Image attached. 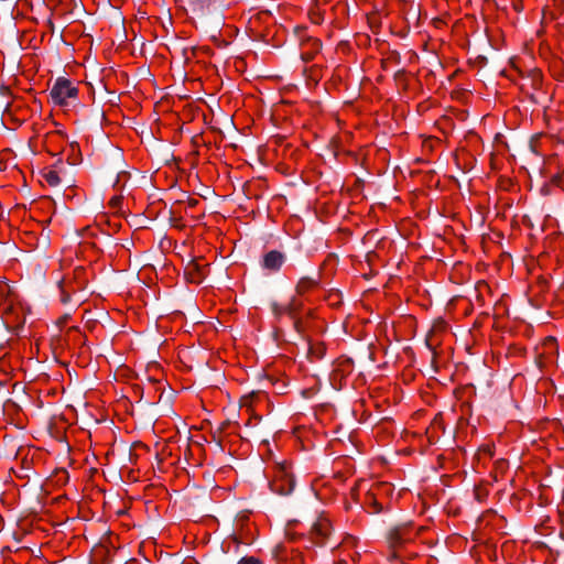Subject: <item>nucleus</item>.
Segmentation results:
<instances>
[{
	"instance_id": "obj_1",
	"label": "nucleus",
	"mask_w": 564,
	"mask_h": 564,
	"mask_svg": "<svg viewBox=\"0 0 564 564\" xmlns=\"http://www.w3.org/2000/svg\"><path fill=\"white\" fill-rule=\"evenodd\" d=\"M50 95L56 105L64 106L66 105L67 98L77 97L78 88L73 86L69 79L58 77L56 78Z\"/></svg>"
},
{
	"instance_id": "obj_2",
	"label": "nucleus",
	"mask_w": 564,
	"mask_h": 564,
	"mask_svg": "<svg viewBox=\"0 0 564 564\" xmlns=\"http://www.w3.org/2000/svg\"><path fill=\"white\" fill-rule=\"evenodd\" d=\"M286 259L284 252L273 249L263 253L260 265L268 274H274L281 270Z\"/></svg>"
},
{
	"instance_id": "obj_3",
	"label": "nucleus",
	"mask_w": 564,
	"mask_h": 564,
	"mask_svg": "<svg viewBox=\"0 0 564 564\" xmlns=\"http://www.w3.org/2000/svg\"><path fill=\"white\" fill-rule=\"evenodd\" d=\"M295 480L293 475L288 473L284 467H281L276 478L270 484V488L274 494L280 496H289L293 492Z\"/></svg>"
},
{
	"instance_id": "obj_4",
	"label": "nucleus",
	"mask_w": 564,
	"mask_h": 564,
	"mask_svg": "<svg viewBox=\"0 0 564 564\" xmlns=\"http://www.w3.org/2000/svg\"><path fill=\"white\" fill-rule=\"evenodd\" d=\"M410 523L408 524H399L392 527L388 534V541L392 547L403 544L409 541L411 538L408 535Z\"/></svg>"
},
{
	"instance_id": "obj_5",
	"label": "nucleus",
	"mask_w": 564,
	"mask_h": 564,
	"mask_svg": "<svg viewBox=\"0 0 564 564\" xmlns=\"http://www.w3.org/2000/svg\"><path fill=\"white\" fill-rule=\"evenodd\" d=\"M185 273L189 276L191 282L194 283H200L204 278L203 268L195 262L188 263Z\"/></svg>"
},
{
	"instance_id": "obj_6",
	"label": "nucleus",
	"mask_w": 564,
	"mask_h": 564,
	"mask_svg": "<svg viewBox=\"0 0 564 564\" xmlns=\"http://www.w3.org/2000/svg\"><path fill=\"white\" fill-rule=\"evenodd\" d=\"M285 306V314L291 318L297 316L299 312L302 310L303 303L297 300L295 296H292Z\"/></svg>"
},
{
	"instance_id": "obj_7",
	"label": "nucleus",
	"mask_w": 564,
	"mask_h": 564,
	"mask_svg": "<svg viewBox=\"0 0 564 564\" xmlns=\"http://www.w3.org/2000/svg\"><path fill=\"white\" fill-rule=\"evenodd\" d=\"M318 281L316 279L310 278V276H303L300 279V281L296 284V292L299 294H303L313 286L317 285Z\"/></svg>"
},
{
	"instance_id": "obj_8",
	"label": "nucleus",
	"mask_w": 564,
	"mask_h": 564,
	"mask_svg": "<svg viewBox=\"0 0 564 564\" xmlns=\"http://www.w3.org/2000/svg\"><path fill=\"white\" fill-rule=\"evenodd\" d=\"M42 177L50 186H58L61 184L59 171L48 170L41 172Z\"/></svg>"
},
{
	"instance_id": "obj_9",
	"label": "nucleus",
	"mask_w": 564,
	"mask_h": 564,
	"mask_svg": "<svg viewBox=\"0 0 564 564\" xmlns=\"http://www.w3.org/2000/svg\"><path fill=\"white\" fill-rule=\"evenodd\" d=\"M313 533L317 536L325 539L329 534V523L326 520H322L313 525Z\"/></svg>"
},
{
	"instance_id": "obj_10",
	"label": "nucleus",
	"mask_w": 564,
	"mask_h": 564,
	"mask_svg": "<svg viewBox=\"0 0 564 564\" xmlns=\"http://www.w3.org/2000/svg\"><path fill=\"white\" fill-rule=\"evenodd\" d=\"M270 307H271L272 314L278 319H280L282 317V315L285 314V306L279 304L275 301L271 302Z\"/></svg>"
},
{
	"instance_id": "obj_11",
	"label": "nucleus",
	"mask_w": 564,
	"mask_h": 564,
	"mask_svg": "<svg viewBox=\"0 0 564 564\" xmlns=\"http://www.w3.org/2000/svg\"><path fill=\"white\" fill-rule=\"evenodd\" d=\"M291 319L293 321V327L294 329L299 333V334H302L303 330H304V324H303V321L301 317L295 316V317H291Z\"/></svg>"
},
{
	"instance_id": "obj_12",
	"label": "nucleus",
	"mask_w": 564,
	"mask_h": 564,
	"mask_svg": "<svg viewBox=\"0 0 564 564\" xmlns=\"http://www.w3.org/2000/svg\"><path fill=\"white\" fill-rule=\"evenodd\" d=\"M284 551H285V547L283 545H276L274 549H273V555L278 558V560H283L284 557Z\"/></svg>"
},
{
	"instance_id": "obj_13",
	"label": "nucleus",
	"mask_w": 564,
	"mask_h": 564,
	"mask_svg": "<svg viewBox=\"0 0 564 564\" xmlns=\"http://www.w3.org/2000/svg\"><path fill=\"white\" fill-rule=\"evenodd\" d=\"M310 354L316 356V358H322L324 356V348L323 347H310Z\"/></svg>"
},
{
	"instance_id": "obj_14",
	"label": "nucleus",
	"mask_w": 564,
	"mask_h": 564,
	"mask_svg": "<svg viewBox=\"0 0 564 564\" xmlns=\"http://www.w3.org/2000/svg\"><path fill=\"white\" fill-rule=\"evenodd\" d=\"M238 564H260V561L253 556L242 557Z\"/></svg>"
},
{
	"instance_id": "obj_15",
	"label": "nucleus",
	"mask_w": 564,
	"mask_h": 564,
	"mask_svg": "<svg viewBox=\"0 0 564 564\" xmlns=\"http://www.w3.org/2000/svg\"><path fill=\"white\" fill-rule=\"evenodd\" d=\"M59 288L62 291L61 301L62 303L67 304L70 301V295L63 289L62 281L59 282Z\"/></svg>"
},
{
	"instance_id": "obj_16",
	"label": "nucleus",
	"mask_w": 564,
	"mask_h": 564,
	"mask_svg": "<svg viewBox=\"0 0 564 564\" xmlns=\"http://www.w3.org/2000/svg\"><path fill=\"white\" fill-rule=\"evenodd\" d=\"M121 203H122V197H120V196H115L110 199V205L112 208L120 207Z\"/></svg>"
},
{
	"instance_id": "obj_17",
	"label": "nucleus",
	"mask_w": 564,
	"mask_h": 564,
	"mask_svg": "<svg viewBox=\"0 0 564 564\" xmlns=\"http://www.w3.org/2000/svg\"><path fill=\"white\" fill-rule=\"evenodd\" d=\"M476 62L480 65V66H485L488 62L487 57L484 56V55H479L476 57Z\"/></svg>"
},
{
	"instance_id": "obj_18",
	"label": "nucleus",
	"mask_w": 564,
	"mask_h": 564,
	"mask_svg": "<svg viewBox=\"0 0 564 564\" xmlns=\"http://www.w3.org/2000/svg\"><path fill=\"white\" fill-rule=\"evenodd\" d=\"M54 167L56 171H59V173L62 172L63 170V162L62 160H58L55 164H54Z\"/></svg>"
},
{
	"instance_id": "obj_19",
	"label": "nucleus",
	"mask_w": 564,
	"mask_h": 564,
	"mask_svg": "<svg viewBox=\"0 0 564 564\" xmlns=\"http://www.w3.org/2000/svg\"><path fill=\"white\" fill-rule=\"evenodd\" d=\"M229 424H230L229 420L223 422L221 425L219 426V431H224Z\"/></svg>"
},
{
	"instance_id": "obj_20",
	"label": "nucleus",
	"mask_w": 564,
	"mask_h": 564,
	"mask_svg": "<svg viewBox=\"0 0 564 564\" xmlns=\"http://www.w3.org/2000/svg\"><path fill=\"white\" fill-rule=\"evenodd\" d=\"M243 191H245V193H246L247 195H249V193H250V184H248V183H247V184H245V185H243Z\"/></svg>"
},
{
	"instance_id": "obj_21",
	"label": "nucleus",
	"mask_w": 564,
	"mask_h": 564,
	"mask_svg": "<svg viewBox=\"0 0 564 564\" xmlns=\"http://www.w3.org/2000/svg\"><path fill=\"white\" fill-rule=\"evenodd\" d=\"M197 203H198V200H197V199H189V200H188V205H189L191 207L196 206V205H197Z\"/></svg>"
},
{
	"instance_id": "obj_22",
	"label": "nucleus",
	"mask_w": 564,
	"mask_h": 564,
	"mask_svg": "<svg viewBox=\"0 0 564 564\" xmlns=\"http://www.w3.org/2000/svg\"><path fill=\"white\" fill-rule=\"evenodd\" d=\"M404 75V70H399L397 74H395V78L400 77V76H403Z\"/></svg>"
},
{
	"instance_id": "obj_23",
	"label": "nucleus",
	"mask_w": 564,
	"mask_h": 564,
	"mask_svg": "<svg viewBox=\"0 0 564 564\" xmlns=\"http://www.w3.org/2000/svg\"><path fill=\"white\" fill-rule=\"evenodd\" d=\"M426 346L429 347L430 350H433L432 346L430 345L429 340L425 341Z\"/></svg>"
},
{
	"instance_id": "obj_24",
	"label": "nucleus",
	"mask_w": 564,
	"mask_h": 564,
	"mask_svg": "<svg viewBox=\"0 0 564 564\" xmlns=\"http://www.w3.org/2000/svg\"><path fill=\"white\" fill-rule=\"evenodd\" d=\"M530 99H531L533 102H538L533 95H531V96H530Z\"/></svg>"
},
{
	"instance_id": "obj_25",
	"label": "nucleus",
	"mask_w": 564,
	"mask_h": 564,
	"mask_svg": "<svg viewBox=\"0 0 564 564\" xmlns=\"http://www.w3.org/2000/svg\"><path fill=\"white\" fill-rule=\"evenodd\" d=\"M170 221L176 226V224L174 223V219L173 218H170Z\"/></svg>"
}]
</instances>
